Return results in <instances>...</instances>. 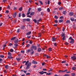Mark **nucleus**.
Instances as JSON below:
<instances>
[{"mask_svg":"<svg viewBox=\"0 0 76 76\" xmlns=\"http://www.w3.org/2000/svg\"><path fill=\"white\" fill-rule=\"evenodd\" d=\"M47 11L48 12H50V8H48L47 9Z\"/></svg>","mask_w":76,"mask_h":76,"instance_id":"nucleus-28","label":"nucleus"},{"mask_svg":"<svg viewBox=\"0 0 76 76\" xmlns=\"http://www.w3.org/2000/svg\"><path fill=\"white\" fill-rule=\"evenodd\" d=\"M17 15V13H16V12H15L13 15V18H16Z\"/></svg>","mask_w":76,"mask_h":76,"instance_id":"nucleus-6","label":"nucleus"},{"mask_svg":"<svg viewBox=\"0 0 76 76\" xmlns=\"http://www.w3.org/2000/svg\"><path fill=\"white\" fill-rule=\"evenodd\" d=\"M31 34V31H29L26 34V35H29Z\"/></svg>","mask_w":76,"mask_h":76,"instance_id":"nucleus-8","label":"nucleus"},{"mask_svg":"<svg viewBox=\"0 0 76 76\" xmlns=\"http://www.w3.org/2000/svg\"><path fill=\"white\" fill-rule=\"evenodd\" d=\"M43 72H44V71H42V72H39V73H40V75H43Z\"/></svg>","mask_w":76,"mask_h":76,"instance_id":"nucleus-21","label":"nucleus"},{"mask_svg":"<svg viewBox=\"0 0 76 76\" xmlns=\"http://www.w3.org/2000/svg\"><path fill=\"white\" fill-rule=\"evenodd\" d=\"M2 60H2V59L0 58V63H1V62H2Z\"/></svg>","mask_w":76,"mask_h":76,"instance_id":"nucleus-59","label":"nucleus"},{"mask_svg":"<svg viewBox=\"0 0 76 76\" xmlns=\"http://www.w3.org/2000/svg\"><path fill=\"white\" fill-rule=\"evenodd\" d=\"M56 38H55V37L52 38L53 41H55L56 40Z\"/></svg>","mask_w":76,"mask_h":76,"instance_id":"nucleus-19","label":"nucleus"},{"mask_svg":"<svg viewBox=\"0 0 76 76\" xmlns=\"http://www.w3.org/2000/svg\"><path fill=\"white\" fill-rule=\"evenodd\" d=\"M69 39H70L71 40L70 43H71V44H73V43H74V39H72V37H70L69 38Z\"/></svg>","mask_w":76,"mask_h":76,"instance_id":"nucleus-4","label":"nucleus"},{"mask_svg":"<svg viewBox=\"0 0 76 76\" xmlns=\"http://www.w3.org/2000/svg\"><path fill=\"white\" fill-rule=\"evenodd\" d=\"M69 76V74H65L64 75V76Z\"/></svg>","mask_w":76,"mask_h":76,"instance_id":"nucleus-60","label":"nucleus"},{"mask_svg":"<svg viewBox=\"0 0 76 76\" xmlns=\"http://www.w3.org/2000/svg\"><path fill=\"white\" fill-rule=\"evenodd\" d=\"M26 21H27L28 22H29V21L31 20L29 18L26 19Z\"/></svg>","mask_w":76,"mask_h":76,"instance_id":"nucleus-18","label":"nucleus"},{"mask_svg":"<svg viewBox=\"0 0 76 76\" xmlns=\"http://www.w3.org/2000/svg\"><path fill=\"white\" fill-rule=\"evenodd\" d=\"M13 51H14V50H13V49H11L10 50V52H13Z\"/></svg>","mask_w":76,"mask_h":76,"instance_id":"nucleus-32","label":"nucleus"},{"mask_svg":"<svg viewBox=\"0 0 76 76\" xmlns=\"http://www.w3.org/2000/svg\"><path fill=\"white\" fill-rule=\"evenodd\" d=\"M70 20L71 21H74V20H75V19L73 18H71Z\"/></svg>","mask_w":76,"mask_h":76,"instance_id":"nucleus-27","label":"nucleus"},{"mask_svg":"<svg viewBox=\"0 0 76 76\" xmlns=\"http://www.w3.org/2000/svg\"><path fill=\"white\" fill-rule=\"evenodd\" d=\"M31 51L30 49H28L27 50V52L28 53H29V52H31Z\"/></svg>","mask_w":76,"mask_h":76,"instance_id":"nucleus-46","label":"nucleus"},{"mask_svg":"<svg viewBox=\"0 0 76 76\" xmlns=\"http://www.w3.org/2000/svg\"><path fill=\"white\" fill-rule=\"evenodd\" d=\"M19 41V40H18V39H15V41H14V42L15 43H18Z\"/></svg>","mask_w":76,"mask_h":76,"instance_id":"nucleus-10","label":"nucleus"},{"mask_svg":"<svg viewBox=\"0 0 76 76\" xmlns=\"http://www.w3.org/2000/svg\"><path fill=\"white\" fill-rule=\"evenodd\" d=\"M21 53H25V52L23 50H21Z\"/></svg>","mask_w":76,"mask_h":76,"instance_id":"nucleus-50","label":"nucleus"},{"mask_svg":"<svg viewBox=\"0 0 76 76\" xmlns=\"http://www.w3.org/2000/svg\"><path fill=\"white\" fill-rule=\"evenodd\" d=\"M73 12H70L69 14V15L70 16H73Z\"/></svg>","mask_w":76,"mask_h":76,"instance_id":"nucleus-11","label":"nucleus"},{"mask_svg":"<svg viewBox=\"0 0 76 76\" xmlns=\"http://www.w3.org/2000/svg\"><path fill=\"white\" fill-rule=\"evenodd\" d=\"M67 72V69H66V70H64V71H62V72H63V73H64V72Z\"/></svg>","mask_w":76,"mask_h":76,"instance_id":"nucleus-35","label":"nucleus"},{"mask_svg":"<svg viewBox=\"0 0 76 76\" xmlns=\"http://www.w3.org/2000/svg\"><path fill=\"white\" fill-rule=\"evenodd\" d=\"M63 8L62 7H59V10H63Z\"/></svg>","mask_w":76,"mask_h":76,"instance_id":"nucleus-36","label":"nucleus"},{"mask_svg":"<svg viewBox=\"0 0 76 76\" xmlns=\"http://www.w3.org/2000/svg\"><path fill=\"white\" fill-rule=\"evenodd\" d=\"M22 17H25V15L24 14H22Z\"/></svg>","mask_w":76,"mask_h":76,"instance_id":"nucleus-43","label":"nucleus"},{"mask_svg":"<svg viewBox=\"0 0 76 76\" xmlns=\"http://www.w3.org/2000/svg\"><path fill=\"white\" fill-rule=\"evenodd\" d=\"M76 68L75 67H73L72 68V69L73 70H75V69H76Z\"/></svg>","mask_w":76,"mask_h":76,"instance_id":"nucleus-41","label":"nucleus"},{"mask_svg":"<svg viewBox=\"0 0 76 76\" xmlns=\"http://www.w3.org/2000/svg\"><path fill=\"white\" fill-rule=\"evenodd\" d=\"M40 21H41V19H40L39 20H37V22H40Z\"/></svg>","mask_w":76,"mask_h":76,"instance_id":"nucleus-44","label":"nucleus"},{"mask_svg":"<svg viewBox=\"0 0 76 76\" xmlns=\"http://www.w3.org/2000/svg\"><path fill=\"white\" fill-rule=\"evenodd\" d=\"M7 9H8V10H10V6H9V5H8L7 6Z\"/></svg>","mask_w":76,"mask_h":76,"instance_id":"nucleus-29","label":"nucleus"},{"mask_svg":"<svg viewBox=\"0 0 76 76\" xmlns=\"http://www.w3.org/2000/svg\"><path fill=\"white\" fill-rule=\"evenodd\" d=\"M54 45H55V46L56 47V46H57V44L56 43H55L54 44Z\"/></svg>","mask_w":76,"mask_h":76,"instance_id":"nucleus-51","label":"nucleus"},{"mask_svg":"<svg viewBox=\"0 0 76 76\" xmlns=\"http://www.w3.org/2000/svg\"><path fill=\"white\" fill-rule=\"evenodd\" d=\"M30 13H31V12L29 11H28V13H27V15H29V14H30Z\"/></svg>","mask_w":76,"mask_h":76,"instance_id":"nucleus-34","label":"nucleus"},{"mask_svg":"<svg viewBox=\"0 0 76 76\" xmlns=\"http://www.w3.org/2000/svg\"><path fill=\"white\" fill-rule=\"evenodd\" d=\"M34 53V50L31 49L30 52V54L31 55L33 54Z\"/></svg>","mask_w":76,"mask_h":76,"instance_id":"nucleus-5","label":"nucleus"},{"mask_svg":"<svg viewBox=\"0 0 76 76\" xmlns=\"http://www.w3.org/2000/svg\"><path fill=\"white\" fill-rule=\"evenodd\" d=\"M27 17H28V18H31L32 17L30 15H27Z\"/></svg>","mask_w":76,"mask_h":76,"instance_id":"nucleus-55","label":"nucleus"},{"mask_svg":"<svg viewBox=\"0 0 76 76\" xmlns=\"http://www.w3.org/2000/svg\"><path fill=\"white\" fill-rule=\"evenodd\" d=\"M71 58L72 60H76V57H75V56H73L71 57Z\"/></svg>","mask_w":76,"mask_h":76,"instance_id":"nucleus-9","label":"nucleus"},{"mask_svg":"<svg viewBox=\"0 0 76 76\" xmlns=\"http://www.w3.org/2000/svg\"><path fill=\"white\" fill-rule=\"evenodd\" d=\"M21 59V58H16V60H17V61H20Z\"/></svg>","mask_w":76,"mask_h":76,"instance_id":"nucleus-23","label":"nucleus"},{"mask_svg":"<svg viewBox=\"0 0 76 76\" xmlns=\"http://www.w3.org/2000/svg\"><path fill=\"white\" fill-rule=\"evenodd\" d=\"M37 51L38 52H40L41 51V49L40 48H39L38 49Z\"/></svg>","mask_w":76,"mask_h":76,"instance_id":"nucleus-14","label":"nucleus"},{"mask_svg":"<svg viewBox=\"0 0 76 76\" xmlns=\"http://www.w3.org/2000/svg\"><path fill=\"white\" fill-rule=\"evenodd\" d=\"M66 11H63V14H64V15H66Z\"/></svg>","mask_w":76,"mask_h":76,"instance_id":"nucleus-30","label":"nucleus"},{"mask_svg":"<svg viewBox=\"0 0 76 76\" xmlns=\"http://www.w3.org/2000/svg\"><path fill=\"white\" fill-rule=\"evenodd\" d=\"M19 10L20 11H22V7H20L19 8Z\"/></svg>","mask_w":76,"mask_h":76,"instance_id":"nucleus-33","label":"nucleus"},{"mask_svg":"<svg viewBox=\"0 0 76 76\" xmlns=\"http://www.w3.org/2000/svg\"><path fill=\"white\" fill-rule=\"evenodd\" d=\"M62 39H63V40H64L65 39V37H64L62 38Z\"/></svg>","mask_w":76,"mask_h":76,"instance_id":"nucleus-63","label":"nucleus"},{"mask_svg":"<svg viewBox=\"0 0 76 76\" xmlns=\"http://www.w3.org/2000/svg\"><path fill=\"white\" fill-rule=\"evenodd\" d=\"M39 2L42 5V4H43L42 2V1H39Z\"/></svg>","mask_w":76,"mask_h":76,"instance_id":"nucleus-48","label":"nucleus"},{"mask_svg":"<svg viewBox=\"0 0 76 76\" xmlns=\"http://www.w3.org/2000/svg\"><path fill=\"white\" fill-rule=\"evenodd\" d=\"M51 50H52V49H51V48H50L49 49V51H51Z\"/></svg>","mask_w":76,"mask_h":76,"instance_id":"nucleus-45","label":"nucleus"},{"mask_svg":"<svg viewBox=\"0 0 76 76\" xmlns=\"http://www.w3.org/2000/svg\"><path fill=\"white\" fill-rule=\"evenodd\" d=\"M5 69H7L9 68V66H8V65H7L5 66Z\"/></svg>","mask_w":76,"mask_h":76,"instance_id":"nucleus-20","label":"nucleus"},{"mask_svg":"<svg viewBox=\"0 0 76 76\" xmlns=\"http://www.w3.org/2000/svg\"><path fill=\"white\" fill-rule=\"evenodd\" d=\"M54 18H55L56 19H58V17L57 16L55 15L54 16Z\"/></svg>","mask_w":76,"mask_h":76,"instance_id":"nucleus-39","label":"nucleus"},{"mask_svg":"<svg viewBox=\"0 0 76 76\" xmlns=\"http://www.w3.org/2000/svg\"><path fill=\"white\" fill-rule=\"evenodd\" d=\"M55 22L56 23H58V21L57 20H55Z\"/></svg>","mask_w":76,"mask_h":76,"instance_id":"nucleus-52","label":"nucleus"},{"mask_svg":"<svg viewBox=\"0 0 76 76\" xmlns=\"http://www.w3.org/2000/svg\"><path fill=\"white\" fill-rule=\"evenodd\" d=\"M63 20H59V23H61V22H63Z\"/></svg>","mask_w":76,"mask_h":76,"instance_id":"nucleus-26","label":"nucleus"},{"mask_svg":"<svg viewBox=\"0 0 76 76\" xmlns=\"http://www.w3.org/2000/svg\"><path fill=\"white\" fill-rule=\"evenodd\" d=\"M20 29H18L17 30V32H19Z\"/></svg>","mask_w":76,"mask_h":76,"instance_id":"nucleus-62","label":"nucleus"},{"mask_svg":"<svg viewBox=\"0 0 76 76\" xmlns=\"http://www.w3.org/2000/svg\"><path fill=\"white\" fill-rule=\"evenodd\" d=\"M64 36H65V35L64 34H62L61 35V36L62 37H64Z\"/></svg>","mask_w":76,"mask_h":76,"instance_id":"nucleus-54","label":"nucleus"},{"mask_svg":"<svg viewBox=\"0 0 76 76\" xmlns=\"http://www.w3.org/2000/svg\"><path fill=\"white\" fill-rule=\"evenodd\" d=\"M17 9V8L16 7H14V10H16Z\"/></svg>","mask_w":76,"mask_h":76,"instance_id":"nucleus-64","label":"nucleus"},{"mask_svg":"<svg viewBox=\"0 0 76 76\" xmlns=\"http://www.w3.org/2000/svg\"><path fill=\"white\" fill-rule=\"evenodd\" d=\"M60 19H63V16H61V17H60Z\"/></svg>","mask_w":76,"mask_h":76,"instance_id":"nucleus-56","label":"nucleus"},{"mask_svg":"<svg viewBox=\"0 0 76 76\" xmlns=\"http://www.w3.org/2000/svg\"><path fill=\"white\" fill-rule=\"evenodd\" d=\"M23 63H26L25 65L27 66L26 69H29V67L31 66V62H29V61H27L26 62V61H25L23 62Z\"/></svg>","mask_w":76,"mask_h":76,"instance_id":"nucleus-1","label":"nucleus"},{"mask_svg":"<svg viewBox=\"0 0 76 76\" xmlns=\"http://www.w3.org/2000/svg\"><path fill=\"white\" fill-rule=\"evenodd\" d=\"M0 57L1 58H4V56H3V55H0Z\"/></svg>","mask_w":76,"mask_h":76,"instance_id":"nucleus-40","label":"nucleus"},{"mask_svg":"<svg viewBox=\"0 0 76 76\" xmlns=\"http://www.w3.org/2000/svg\"><path fill=\"white\" fill-rule=\"evenodd\" d=\"M21 29H25V26H21Z\"/></svg>","mask_w":76,"mask_h":76,"instance_id":"nucleus-16","label":"nucleus"},{"mask_svg":"<svg viewBox=\"0 0 76 76\" xmlns=\"http://www.w3.org/2000/svg\"><path fill=\"white\" fill-rule=\"evenodd\" d=\"M50 1L48 0V3H47V2H46V4H50Z\"/></svg>","mask_w":76,"mask_h":76,"instance_id":"nucleus-22","label":"nucleus"},{"mask_svg":"<svg viewBox=\"0 0 76 76\" xmlns=\"http://www.w3.org/2000/svg\"><path fill=\"white\" fill-rule=\"evenodd\" d=\"M9 11L8 10H6V13H9Z\"/></svg>","mask_w":76,"mask_h":76,"instance_id":"nucleus-58","label":"nucleus"},{"mask_svg":"<svg viewBox=\"0 0 76 76\" xmlns=\"http://www.w3.org/2000/svg\"><path fill=\"white\" fill-rule=\"evenodd\" d=\"M34 14H35V12H32L30 13V15L31 16H32V15H34Z\"/></svg>","mask_w":76,"mask_h":76,"instance_id":"nucleus-13","label":"nucleus"},{"mask_svg":"<svg viewBox=\"0 0 76 76\" xmlns=\"http://www.w3.org/2000/svg\"><path fill=\"white\" fill-rule=\"evenodd\" d=\"M37 10L38 11V12H40V11H41V8H37Z\"/></svg>","mask_w":76,"mask_h":76,"instance_id":"nucleus-15","label":"nucleus"},{"mask_svg":"<svg viewBox=\"0 0 76 76\" xmlns=\"http://www.w3.org/2000/svg\"><path fill=\"white\" fill-rule=\"evenodd\" d=\"M70 23V20H68L66 21V23L68 24Z\"/></svg>","mask_w":76,"mask_h":76,"instance_id":"nucleus-17","label":"nucleus"},{"mask_svg":"<svg viewBox=\"0 0 76 76\" xmlns=\"http://www.w3.org/2000/svg\"><path fill=\"white\" fill-rule=\"evenodd\" d=\"M26 21V19H23V22H25Z\"/></svg>","mask_w":76,"mask_h":76,"instance_id":"nucleus-49","label":"nucleus"},{"mask_svg":"<svg viewBox=\"0 0 76 76\" xmlns=\"http://www.w3.org/2000/svg\"><path fill=\"white\" fill-rule=\"evenodd\" d=\"M15 39H16V37H14L11 39V41H13V40H14Z\"/></svg>","mask_w":76,"mask_h":76,"instance_id":"nucleus-25","label":"nucleus"},{"mask_svg":"<svg viewBox=\"0 0 76 76\" xmlns=\"http://www.w3.org/2000/svg\"><path fill=\"white\" fill-rule=\"evenodd\" d=\"M33 64H37V63H38V62H37V61H33Z\"/></svg>","mask_w":76,"mask_h":76,"instance_id":"nucleus-12","label":"nucleus"},{"mask_svg":"<svg viewBox=\"0 0 76 76\" xmlns=\"http://www.w3.org/2000/svg\"><path fill=\"white\" fill-rule=\"evenodd\" d=\"M61 63H66V61H62Z\"/></svg>","mask_w":76,"mask_h":76,"instance_id":"nucleus-47","label":"nucleus"},{"mask_svg":"<svg viewBox=\"0 0 76 76\" xmlns=\"http://www.w3.org/2000/svg\"><path fill=\"white\" fill-rule=\"evenodd\" d=\"M38 35L39 37H41V33H39L38 34Z\"/></svg>","mask_w":76,"mask_h":76,"instance_id":"nucleus-31","label":"nucleus"},{"mask_svg":"<svg viewBox=\"0 0 76 76\" xmlns=\"http://www.w3.org/2000/svg\"><path fill=\"white\" fill-rule=\"evenodd\" d=\"M12 45H13V44H12V43H10L9 45V46H10V47L12 46Z\"/></svg>","mask_w":76,"mask_h":76,"instance_id":"nucleus-38","label":"nucleus"},{"mask_svg":"<svg viewBox=\"0 0 76 76\" xmlns=\"http://www.w3.org/2000/svg\"><path fill=\"white\" fill-rule=\"evenodd\" d=\"M44 56H45V57H46L47 58H50V56L47 55H45Z\"/></svg>","mask_w":76,"mask_h":76,"instance_id":"nucleus-7","label":"nucleus"},{"mask_svg":"<svg viewBox=\"0 0 76 76\" xmlns=\"http://www.w3.org/2000/svg\"><path fill=\"white\" fill-rule=\"evenodd\" d=\"M8 58H9L10 59H12L13 58V57H12V54L10 52H8Z\"/></svg>","mask_w":76,"mask_h":76,"instance_id":"nucleus-2","label":"nucleus"},{"mask_svg":"<svg viewBox=\"0 0 76 76\" xmlns=\"http://www.w3.org/2000/svg\"><path fill=\"white\" fill-rule=\"evenodd\" d=\"M63 71H62V70H60V71H59V73H61V72H63Z\"/></svg>","mask_w":76,"mask_h":76,"instance_id":"nucleus-57","label":"nucleus"},{"mask_svg":"<svg viewBox=\"0 0 76 76\" xmlns=\"http://www.w3.org/2000/svg\"><path fill=\"white\" fill-rule=\"evenodd\" d=\"M31 50H37V47L36 46L32 45L31 47Z\"/></svg>","mask_w":76,"mask_h":76,"instance_id":"nucleus-3","label":"nucleus"},{"mask_svg":"<svg viewBox=\"0 0 76 76\" xmlns=\"http://www.w3.org/2000/svg\"><path fill=\"white\" fill-rule=\"evenodd\" d=\"M14 46H15V47H17V46H18V44H15L14 45Z\"/></svg>","mask_w":76,"mask_h":76,"instance_id":"nucleus-37","label":"nucleus"},{"mask_svg":"<svg viewBox=\"0 0 76 76\" xmlns=\"http://www.w3.org/2000/svg\"><path fill=\"white\" fill-rule=\"evenodd\" d=\"M30 46H31V45H30V44H28L26 45V47L27 48L29 47Z\"/></svg>","mask_w":76,"mask_h":76,"instance_id":"nucleus-24","label":"nucleus"},{"mask_svg":"<svg viewBox=\"0 0 76 76\" xmlns=\"http://www.w3.org/2000/svg\"><path fill=\"white\" fill-rule=\"evenodd\" d=\"M33 21L35 23H37V20H36V19H34L33 20Z\"/></svg>","mask_w":76,"mask_h":76,"instance_id":"nucleus-42","label":"nucleus"},{"mask_svg":"<svg viewBox=\"0 0 76 76\" xmlns=\"http://www.w3.org/2000/svg\"><path fill=\"white\" fill-rule=\"evenodd\" d=\"M42 70H44V71H47V69H43Z\"/></svg>","mask_w":76,"mask_h":76,"instance_id":"nucleus-61","label":"nucleus"},{"mask_svg":"<svg viewBox=\"0 0 76 76\" xmlns=\"http://www.w3.org/2000/svg\"><path fill=\"white\" fill-rule=\"evenodd\" d=\"M29 43H30V44H32V41L30 40V41Z\"/></svg>","mask_w":76,"mask_h":76,"instance_id":"nucleus-53","label":"nucleus"}]
</instances>
